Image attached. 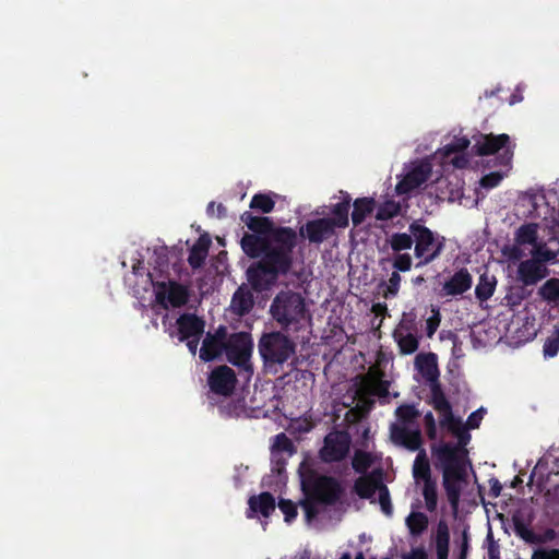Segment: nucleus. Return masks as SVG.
<instances>
[{"label": "nucleus", "mask_w": 559, "mask_h": 559, "mask_svg": "<svg viewBox=\"0 0 559 559\" xmlns=\"http://www.w3.org/2000/svg\"><path fill=\"white\" fill-rule=\"evenodd\" d=\"M343 198L342 201L336 203L332 210V217H328L332 221L333 226L336 228H345L348 226V213L350 207L352 198L347 192H342Z\"/></svg>", "instance_id": "cd10ccee"}, {"label": "nucleus", "mask_w": 559, "mask_h": 559, "mask_svg": "<svg viewBox=\"0 0 559 559\" xmlns=\"http://www.w3.org/2000/svg\"><path fill=\"white\" fill-rule=\"evenodd\" d=\"M274 200L265 193H255L250 201V209L269 214L274 210Z\"/></svg>", "instance_id": "ea45409f"}, {"label": "nucleus", "mask_w": 559, "mask_h": 559, "mask_svg": "<svg viewBox=\"0 0 559 559\" xmlns=\"http://www.w3.org/2000/svg\"><path fill=\"white\" fill-rule=\"evenodd\" d=\"M514 240L520 246L531 245L535 248L538 245V225L536 223H526L521 225L516 231Z\"/></svg>", "instance_id": "2f4dec72"}, {"label": "nucleus", "mask_w": 559, "mask_h": 559, "mask_svg": "<svg viewBox=\"0 0 559 559\" xmlns=\"http://www.w3.org/2000/svg\"><path fill=\"white\" fill-rule=\"evenodd\" d=\"M273 447L277 451L288 453L289 455L296 452V448L293 441L284 432L275 436V442Z\"/></svg>", "instance_id": "a18cd8bd"}, {"label": "nucleus", "mask_w": 559, "mask_h": 559, "mask_svg": "<svg viewBox=\"0 0 559 559\" xmlns=\"http://www.w3.org/2000/svg\"><path fill=\"white\" fill-rule=\"evenodd\" d=\"M431 454L435 460L436 467L442 469V474L464 472L465 456L459 452V447H454L450 442H440L431 445Z\"/></svg>", "instance_id": "9d476101"}, {"label": "nucleus", "mask_w": 559, "mask_h": 559, "mask_svg": "<svg viewBox=\"0 0 559 559\" xmlns=\"http://www.w3.org/2000/svg\"><path fill=\"white\" fill-rule=\"evenodd\" d=\"M258 350L264 367L271 370L295 355L296 344L284 331H272L261 335Z\"/></svg>", "instance_id": "39448f33"}, {"label": "nucleus", "mask_w": 559, "mask_h": 559, "mask_svg": "<svg viewBox=\"0 0 559 559\" xmlns=\"http://www.w3.org/2000/svg\"><path fill=\"white\" fill-rule=\"evenodd\" d=\"M206 214L210 217L224 218L227 214V209L224 204H216L214 201L210 202L206 206Z\"/></svg>", "instance_id": "4d7b16f0"}, {"label": "nucleus", "mask_w": 559, "mask_h": 559, "mask_svg": "<svg viewBox=\"0 0 559 559\" xmlns=\"http://www.w3.org/2000/svg\"><path fill=\"white\" fill-rule=\"evenodd\" d=\"M236 381L235 371L226 365L216 367L209 376L211 391L224 396L233 393Z\"/></svg>", "instance_id": "dca6fc26"}, {"label": "nucleus", "mask_w": 559, "mask_h": 559, "mask_svg": "<svg viewBox=\"0 0 559 559\" xmlns=\"http://www.w3.org/2000/svg\"><path fill=\"white\" fill-rule=\"evenodd\" d=\"M395 416L401 423L400 426H411L420 416V412L414 404H402L395 409Z\"/></svg>", "instance_id": "e433bc0d"}, {"label": "nucleus", "mask_w": 559, "mask_h": 559, "mask_svg": "<svg viewBox=\"0 0 559 559\" xmlns=\"http://www.w3.org/2000/svg\"><path fill=\"white\" fill-rule=\"evenodd\" d=\"M473 276L466 267L455 271L443 284L439 293L441 297L461 296L472 288Z\"/></svg>", "instance_id": "f3484780"}, {"label": "nucleus", "mask_w": 559, "mask_h": 559, "mask_svg": "<svg viewBox=\"0 0 559 559\" xmlns=\"http://www.w3.org/2000/svg\"><path fill=\"white\" fill-rule=\"evenodd\" d=\"M383 471L376 468L369 474L360 476L355 480L354 490L361 499H369L372 501L374 493L379 491L383 483Z\"/></svg>", "instance_id": "aec40b11"}, {"label": "nucleus", "mask_w": 559, "mask_h": 559, "mask_svg": "<svg viewBox=\"0 0 559 559\" xmlns=\"http://www.w3.org/2000/svg\"><path fill=\"white\" fill-rule=\"evenodd\" d=\"M414 331H416L414 318H407L404 313L403 319L393 331V338L402 355H411L418 349L419 338Z\"/></svg>", "instance_id": "ddd939ff"}, {"label": "nucleus", "mask_w": 559, "mask_h": 559, "mask_svg": "<svg viewBox=\"0 0 559 559\" xmlns=\"http://www.w3.org/2000/svg\"><path fill=\"white\" fill-rule=\"evenodd\" d=\"M413 260L409 253H396L393 267L396 272H407L412 269Z\"/></svg>", "instance_id": "8fccbe9b"}, {"label": "nucleus", "mask_w": 559, "mask_h": 559, "mask_svg": "<svg viewBox=\"0 0 559 559\" xmlns=\"http://www.w3.org/2000/svg\"><path fill=\"white\" fill-rule=\"evenodd\" d=\"M301 489L305 499L300 506L308 522L319 515V506H333L343 495V487L335 477L320 475L313 469L301 474Z\"/></svg>", "instance_id": "7ed1b4c3"}, {"label": "nucleus", "mask_w": 559, "mask_h": 559, "mask_svg": "<svg viewBox=\"0 0 559 559\" xmlns=\"http://www.w3.org/2000/svg\"><path fill=\"white\" fill-rule=\"evenodd\" d=\"M240 219L252 231L242 236V251L251 259L260 258L248 267V282L257 292L269 289L290 271L297 233L292 227L275 226L272 218L254 216L249 211L243 212Z\"/></svg>", "instance_id": "f257e3e1"}, {"label": "nucleus", "mask_w": 559, "mask_h": 559, "mask_svg": "<svg viewBox=\"0 0 559 559\" xmlns=\"http://www.w3.org/2000/svg\"><path fill=\"white\" fill-rule=\"evenodd\" d=\"M249 510L248 518H253L251 513H260L264 518H269L275 510V498L269 491L261 492L258 496H251L248 500Z\"/></svg>", "instance_id": "5701e85b"}, {"label": "nucleus", "mask_w": 559, "mask_h": 559, "mask_svg": "<svg viewBox=\"0 0 559 559\" xmlns=\"http://www.w3.org/2000/svg\"><path fill=\"white\" fill-rule=\"evenodd\" d=\"M466 471L456 474H443V487L447 498L453 510H457L461 498V481L465 479Z\"/></svg>", "instance_id": "b1692460"}, {"label": "nucleus", "mask_w": 559, "mask_h": 559, "mask_svg": "<svg viewBox=\"0 0 559 559\" xmlns=\"http://www.w3.org/2000/svg\"><path fill=\"white\" fill-rule=\"evenodd\" d=\"M500 150H502V153L497 157L498 164L501 166H508L513 156L508 134H480L479 139L476 140L473 146V151L477 156L492 155L498 153Z\"/></svg>", "instance_id": "6e6552de"}, {"label": "nucleus", "mask_w": 559, "mask_h": 559, "mask_svg": "<svg viewBox=\"0 0 559 559\" xmlns=\"http://www.w3.org/2000/svg\"><path fill=\"white\" fill-rule=\"evenodd\" d=\"M270 314L282 331L299 332L311 320L305 297L294 290H281L273 298Z\"/></svg>", "instance_id": "20e7f679"}, {"label": "nucleus", "mask_w": 559, "mask_h": 559, "mask_svg": "<svg viewBox=\"0 0 559 559\" xmlns=\"http://www.w3.org/2000/svg\"><path fill=\"white\" fill-rule=\"evenodd\" d=\"M531 254L533 258L538 260L542 265H546V263L557 261L559 250L554 251L547 247L546 242L540 241L538 245H535Z\"/></svg>", "instance_id": "58836bf2"}, {"label": "nucleus", "mask_w": 559, "mask_h": 559, "mask_svg": "<svg viewBox=\"0 0 559 559\" xmlns=\"http://www.w3.org/2000/svg\"><path fill=\"white\" fill-rule=\"evenodd\" d=\"M389 382L380 379H371L369 384V392L379 397H386L389 395Z\"/></svg>", "instance_id": "3c124183"}, {"label": "nucleus", "mask_w": 559, "mask_h": 559, "mask_svg": "<svg viewBox=\"0 0 559 559\" xmlns=\"http://www.w3.org/2000/svg\"><path fill=\"white\" fill-rule=\"evenodd\" d=\"M549 275V270L546 265H542L535 258L522 261L518 267L519 280L525 285H535L543 278Z\"/></svg>", "instance_id": "4be33fe9"}, {"label": "nucleus", "mask_w": 559, "mask_h": 559, "mask_svg": "<svg viewBox=\"0 0 559 559\" xmlns=\"http://www.w3.org/2000/svg\"><path fill=\"white\" fill-rule=\"evenodd\" d=\"M353 212H352V222L355 227L361 225L366 217L370 215L374 207H376V201L373 198H357L353 202Z\"/></svg>", "instance_id": "c85d7f7f"}, {"label": "nucleus", "mask_w": 559, "mask_h": 559, "mask_svg": "<svg viewBox=\"0 0 559 559\" xmlns=\"http://www.w3.org/2000/svg\"><path fill=\"white\" fill-rule=\"evenodd\" d=\"M489 484H490V496H492L493 498L499 497L501 493V490H502V485L500 484V481L497 478H492L489 480Z\"/></svg>", "instance_id": "69168bd1"}, {"label": "nucleus", "mask_w": 559, "mask_h": 559, "mask_svg": "<svg viewBox=\"0 0 559 559\" xmlns=\"http://www.w3.org/2000/svg\"><path fill=\"white\" fill-rule=\"evenodd\" d=\"M428 523V516L423 512H411L406 518V525L413 536L421 535L427 530Z\"/></svg>", "instance_id": "f704fd0d"}, {"label": "nucleus", "mask_w": 559, "mask_h": 559, "mask_svg": "<svg viewBox=\"0 0 559 559\" xmlns=\"http://www.w3.org/2000/svg\"><path fill=\"white\" fill-rule=\"evenodd\" d=\"M430 174L431 167L429 164H419L413 167L404 178L397 182L395 187L396 193L400 195L411 193L425 183L429 179Z\"/></svg>", "instance_id": "6ab92c4d"}, {"label": "nucleus", "mask_w": 559, "mask_h": 559, "mask_svg": "<svg viewBox=\"0 0 559 559\" xmlns=\"http://www.w3.org/2000/svg\"><path fill=\"white\" fill-rule=\"evenodd\" d=\"M253 305V295L240 287L233 295L230 307L234 313L245 316L252 310Z\"/></svg>", "instance_id": "c756f323"}, {"label": "nucleus", "mask_w": 559, "mask_h": 559, "mask_svg": "<svg viewBox=\"0 0 559 559\" xmlns=\"http://www.w3.org/2000/svg\"><path fill=\"white\" fill-rule=\"evenodd\" d=\"M153 287L156 302L164 309H168L169 306L181 308L189 301L188 287L176 281L154 282Z\"/></svg>", "instance_id": "1a4fd4ad"}, {"label": "nucleus", "mask_w": 559, "mask_h": 559, "mask_svg": "<svg viewBox=\"0 0 559 559\" xmlns=\"http://www.w3.org/2000/svg\"><path fill=\"white\" fill-rule=\"evenodd\" d=\"M469 140L465 136L454 138L449 144L444 146V155L449 156L453 153L464 152L469 146Z\"/></svg>", "instance_id": "49530a36"}, {"label": "nucleus", "mask_w": 559, "mask_h": 559, "mask_svg": "<svg viewBox=\"0 0 559 559\" xmlns=\"http://www.w3.org/2000/svg\"><path fill=\"white\" fill-rule=\"evenodd\" d=\"M468 428H464L460 432L455 433L454 436L457 438V443L454 444V447H459V452L462 453V455L466 456L467 451L465 447L468 444L471 440V435L467 430Z\"/></svg>", "instance_id": "13d9d810"}, {"label": "nucleus", "mask_w": 559, "mask_h": 559, "mask_svg": "<svg viewBox=\"0 0 559 559\" xmlns=\"http://www.w3.org/2000/svg\"><path fill=\"white\" fill-rule=\"evenodd\" d=\"M408 559H428V556L423 547H417L412 549Z\"/></svg>", "instance_id": "338daca9"}, {"label": "nucleus", "mask_w": 559, "mask_h": 559, "mask_svg": "<svg viewBox=\"0 0 559 559\" xmlns=\"http://www.w3.org/2000/svg\"><path fill=\"white\" fill-rule=\"evenodd\" d=\"M530 481H536L544 492L545 530L537 532L533 527L534 509L525 504L516 509L511 516L514 534L528 545H540L556 539L559 534V457L543 455L533 468Z\"/></svg>", "instance_id": "f03ea898"}, {"label": "nucleus", "mask_w": 559, "mask_h": 559, "mask_svg": "<svg viewBox=\"0 0 559 559\" xmlns=\"http://www.w3.org/2000/svg\"><path fill=\"white\" fill-rule=\"evenodd\" d=\"M423 496L425 499L426 509L429 512H433L437 509L438 503L437 484L433 479L424 481Z\"/></svg>", "instance_id": "a19ab883"}, {"label": "nucleus", "mask_w": 559, "mask_h": 559, "mask_svg": "<svg viewBox=\"0 0 559 559\" xmlns=\"http://www.w3.org/2000/svg\"><path fill=\"white\" fill-rule=\"evenodd\" d=\"M349 451V439L345 432H331L324 438L320 457L325 463L340 462Z\"/></svg>", "instance_id": "f8f14e48"}, {"label": "nucleus", "mask_w": 559, "mask_h": 559, "mask_svg": "<svg viewBox=\"0 0 559 559\" xmlns=\"http://www.w3.org/2000/svg\"><path fill=\"white\" fill-rule=\"evenodd\" d=\"M226 336H227V329L224 325H219L218 329L215 331V333L212 334V337H214V340L219 342L221 344L227 343Z\"/></svg>", "instance_id": "0e129e2a"}, {"label": "nucleus", "mask_w": 559, "mask_h": 559, "mask_svg": "<svg viewBox=\"0 0 559 559\" xmlns=\"http://www.w3.org/2000/svg\"><path fill=\"white\" fill-rule=\"evenodd\" d=\"M379 503L382 512L385 515L391 516L393 513V507L391 503L390 491L385 484H383L379 489Z\"/></svg>", "instance_id": "09e8293b"}, {"label": "nucleus", "mask_w": 559, "mask_h": 559, "mask_svg": "<svg viewBox=\"0 0 559 559\" xmlns=\"http://www.w3.org/2000/svg\"><path fill=\"white\" fill-rule=\"evenodd\" d=\"M436 399L429 400L428 403L440 415L439 424L442 428L448 429L453 436L464 428H466L460 417H455L452 411V405L447 399L444 393L436 390Z\"/></svg>", "instance_id": "4468645a"}, {"label": "nucleus", "mask_w": 559, "mask_h": 559, "mask_svg": "<svg viewBox=\"0 0 559 559\" xmlns=\"http://www.w3.org/2000/svg\"><path fill=\"white\" fill-rule=\"evenodd\" d=\"M488 539H490L487 550V557L488 559H500V549L499 545L492 540V534H488Z\"/></svg>", "instance_id": "e2e57ef3"}, {"label": "nucleus", "mask_w": 559, "mask_h": 559, "mask_svg": "<svg viewBox=\"0 0 559 559\" xmlns=\"http://www.w3.org/2000/svg\"><path fill=\"white\" fill-rule=\"evenodd\" d=\"M469 539L471 538H469L468 528L466 527L462 531L460 540H455V544L459 547L457 556H463L466 558L468 557V552L471 549Z\"/></svg>", "instance_id": "5fc2aeb1"}, {"label": "nucleus", "mask_w": 559, "mask_h": 559, "mask_svg": "<svg viewBox=\"0 0 559 559\" xmlns=\"http://www.w3.org/2000/svg\"><path fill=\"white\" fill-rule=\"evenodd\" d=\"M408 231L415 237V257L419 259L416 267L427 265L437 260L444 250L445 239L436 235L430 228L413 222L408 226Z\"/></svg>", "instance_id": "423d86ee"}, {"label": "nucleus", "mask_w": 559, "mask_h": 559, "mask_svg": "<svg viewBox=\"0 0 559 559\" xmlns=\"http://www.w3.org/2000/svg\"><path fill=\"white\" fill-rule=\"evenodd\" d=\"M226 344H221L212 337V333H207L205 338L203 340L201 349H200V358L203 361H212L217 358L223 352L225 353Z\"/></svg>", "instance_id": "473e14b6"}, {"label": "nucleus", "mask_w": 559, "mask_h": 559, "mask_svg": "<svg viewBox=\"0 0 559 559\" xmlns=\"http://www.w3.org/2000/svg\"><path fill=\"white\" fill-rule=\"evenodd\" d=\"M402 277L399 272L394 271L392 272L389 282L386 284V289L383 294L385 298L394 297L397 295L400 290V284H401Z\"/></svg>", "instance_id": "603ef678"}, {"label": "nucleus", "mask_w": 559, "mask_h": 559, "mask_svg": "<svg viewBox=\"0 0 559 559\" xmlns=\"http://www.w3.org/2000/svg\"><path fill=\"white\" fill-rule=\"evenodd\" d=\"M424 424H425L427 437L430 440H436L437 439V425H436L435 416L431 412H427L425 414Z\"/></svg>", "instance_id": "6e6d98bb"}, {"label": "nucleus", "mask_w": 559, "mask_h": 559, "mask_svg": "<svg viewBox=\"0 0 559 559\" xmlns=\"http://www.w3.org/2000/svg\"><path fill=\"white\" fill-rule=\"evenodd\" d=\"M414 479L419 481L432 480L430 463L425 449L419 450L413 464Z\"/></svg>", "instance_id": "7c9ffc66"}, {"label": "nucleus", "mask_w": 559, "mask_h": 559, "mask_svg": "<svg viewBox=\"0 0 559 559\" xmlns=\"http://www.w3.org/2000/svg\"><path fill=\"white\" fill-rule=\"evenodd\" d=\"M299 234L309 242L319 245L330 239L335 234V227L329 218H316L308 221L300 227Z\"/></svg>", "instance_id": "2eb2a0df"}, {"label": "nucleus", "mask_w": 559, "mask_h": 559, "mask_svg": "<svg viewBox=\"0 0 559 559\" xmlns=\"http://www.w3.org/2000/svg\"><path fill=\"white\" fill-rule=\"evenodd\" d=\"M539 296L548 301L558 304L559 302V278H550L546 281L538 289Z\"/></svg>", "instance_id": "4c0bfd02"}, {"label": "nucleus", "mask_w": 559, "mask_h": 559, "mask_svg": "<svg viewBox=\"0 0 559 559\" xmlns=\"http://www.w3.org/2000/svg\"><path fill=\"white\" fill-rule=\"evenodd\" d=\"M415 366L419 373L423 376V378L429 383L430 388V399H436V390L440 393H444L443 389L441 386V383L439 381V369H438V361H437V355L435 353H420L415 358Z\"/></svg>", "instance_id": "9b49d317"}, {"label": "nucleus", "mask_w": 559, "mask_h": 559, "mask_svg": "<svg viewBox=\"0 0 559 559\" xmlns=\"http://www.w3.org/2000/svg\"><path fill=\"white\" fill-rule=\"evenodd\" d=\"M278 509L284 514L286 523H292L297 518V504L289 499L281 498L278 501Z\"/></svg>", "instance_id": "c03bdc74"}, {"label": "nucleus", "mask_w": 559, "mask_h": 559, "mask_svg": "<svg viewBox=\"0 0 559 559\" xmlns=\"http://www.w3.org/2000/svg\"><path fill=\"white\" fill-rule=\"evenodd\" d=\"M391 439L395 444L402 445L409 451L421 450L423 436L418 427L409 429L399 424H392L390 428Z\"/></svg>", "instance_id": "a211bd4d"}, {"label": "nucleus", "mask_w": 559, "mask_h": 559, "mask_svg": "<svg viewBox=\"0 0 559 559\" xmlns=\"http://www.w3.org/2000/svg\"><path fill=\"white\" fill-rule=\"evenodd\" d=\"M371 311L377 316H384L388 312V307L384 302H377L372 305Z\"/></svg>", "instance_id": "774afa93"}, {"label": "nucleus", "mask_w": 559, "mask_h": 559, "mask_svg": "<svg viewBox=\"0 0 559 559\" xmlns=\"http://www.w3.org/2000/svg\"><path fill=\"white\" fill-rule=\"evenodd\" d=\"M433 314L429 317L426 321V332L428 337H432L440 325V313L439 310H433Z\"/></svg>", "instance_id": "bf43d9fd"}, {"label": "nucleus", "mask_w": 559, "mask_h": 559, "mask_svg": "<svg viewBox=\"0 0 559 559\" xmlns=\"http://www.w3.org/2000/svg\"><path fill=\"white\" fill-rule=\"evenodd\" d=\"M400 204L394 201H385L378 207L376 219L378 221H389L400 213Z\"/></svg>", "instance_id": "79ce46f5"}, {"label": "nucleus", "mask_w": 559, "mask_h": 559, "mask_svg": "<svg viewBox=\"0 0 559 559\" xmlns=\"http://www.w3.org/2000/svg\"><path fill=\"white\" fill-rule=\"evenodd\" d=\"M523 91L524 86H522V84H518L513 91L510 87H504L502 84H498L495 88L485 91L484 95L485 98L496 97V99L500 103L515 105L523 102Z\"/></svg>", "instance_id": "393cba45"}, {"label": "nucleus", "mask_w": 559, "mask_h": 559, "mask_svg": "<svg viewBox=\"0 0 559 559\" xmlns=\"http://www.w3.org/2000/svg\"><path fill=\"white\" fill-rule=\"evenodd\" d=\"M485 409L481 407L475 412H473L466 420V427L468 429H476L479 427L480 421L483 420Z\"/></svg>", "instance_id": "052dcab7"}, {"label": "nucleus", "mask_w": 559, "mask_h": 559, "mask_svg": "<svg viewBox=\"0 0 559 559\" xmlns=\"http://www.w3.org/2000/svg\"><path fill=\"white\" fill-rule=\"evenodd\" d=\"M415 242V237L412 233H394L389 239L391 249L395 253H402V251L408 250Z\"/></svg>", "instance_id": "c9c22d12"}, {"label": "nucleus", "mask_w": 559, "mask_h": 559, "mask_svg": "<svg viewBox=\"0 0 559 559\" xmlns=\"http://www.w3.org/2000/svg\"><path fill=\"white\" fill-rule=\"evenodd\" d=\"M178 338L185 342L190 337H201L204 333L205 322L194 313H182L176 320Z\"/></svg>", "instance_id": "412c9836"}, {"label": "nucleus", "mask_w": 559, "mask_h": 559, "mask_svg": "<svg viewBox=\"0 0 559 559\" xmlns=\"http://www.w3.org/2000/svg\"><path fill=\"white\" fill-rule=\"evenodd\" d=\"M531 559H559V549H537Z\"/></svg>", "instance_id": "680f3d73"}, {"label": "nucleus", "mask_w": 559, "mask_h": 559, "mask_svg": "<svg viewBox=\"0 0 559 559\" xmlns=\"http://www.w3.org/2000/svg\"><path fill=\"white\" fill-rule=\"evenodd\" d=\"M503 179V175L499 171H492L481 177L479 183L483 188L489 190L498 187Z\"/></svg>", "instance_id": "864d4df0"}, {"label": "nucleus", "mask_w": 559, "mask_h": 559, "mask_svg": "<svg viewBox=\"0 0 559 559\" xmlns=\"http://www.w3.org/2000/svg\"><path fill=\"white\" fill-rule=\"evenodd\" d=\"M543 352L546 357H555L559 353V328H556L554 336L545 341Z\"/></svg>", "instance_id": "de8ad7c7"}, {"label": "nucleus", "mask_w": 559, "mask_h": 559, "mask_svg": "<svg viewBox=\"0 0 559 559\" xmlns=\"http://www.w3.org/2000/svg\"><path fill=\"white\" fill-rule=\"evenodd\" d=\"M212 240L210 236L207 234H203L191 247L189 251L188 263L192 269H199L204 264Z\"/></svg>", "instance_id": "a878e982"}, {"label": "nucleus", "mask_w": 559, "mask_h": 559, "mask_svg": "<svg viewBox=\"0 0 559 559\" xmlns=\"http://www.w3.org/2000/svg\"><path fill=\"white\" fill-rule=\"evenodd\" d=\"M253 343L250 333H233L225 349L227 360L239 369V373L247 380L253 374V367L250 361Z\"/></svg>", "instance_id": "0eeeda50"}, {"label": "nucleus", "mask_w": 559, "mask_h": 559, "mask_svg": "<svg viewBox=\"0 0 559 559\" xmlns=\"http://www.w3.org/2000/svg\"><path fill=\"white\" fill-rule=\"evenodd\" d=\"M372 464V457L368 452L357 451L354 454L352 465L357 473H365Z\"/></svg>", "instance_id": "37998d69"}, {"label": "nucleus", "mask_w": 559, "mask_h": 559, "mask_svg": "<svg viewBox=\"0 0 559 559\" xmlns=\"http://www.w3.org/2000/svg\"><path fill=\"white\" fill-rule=\"evenodd\" d=\"M497 280L495 276L481 274L478 284L475 288V296L479 301H487L490 299L496 290Z\"/></svg>", "instance_id": "72a5a7b5"}, {"label": "nucleus", "mask_w": 559, "mask_h": 559, "mask_svg": "<svg viewBox=\"0 0 559 559\" xmlns=\"http://www.w3.org/2000/svg\"><path fill=\"white\" fill-rule=\"evenodd\" d=\"M436 559H448L450 551V530L445 521L440 520L437 524L433 537Z\"/></svg>", "instance_id": "bb28decb"}]
</instances>
